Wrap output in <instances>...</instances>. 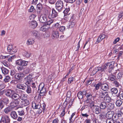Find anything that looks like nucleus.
<instances>
[{
	"label": "nucleus",
	"instance_id": "nucleus-10",
	"mask_svg": "<svg viewBox=\"0 0 123 123\" xmlns=\"http://www.w3.org/2000/svg\"><path fill=\"white\" fill-rule=\"evenodd\" d=\"M47 15L46 13L41 15L39 18V21L41 23H45L47 22Z\"/></svg>",
	"mask_w": 123,
	"mask_h": 123
},
{
	"label": "nucleus",
	"instance_id": "nucleus-61",
	"mask_svg": "<svg viewBox=\"0 0 123 123\" xmlns=\"http://www.w3.org/2000/svg\"><path fill=\"white\" fill-rule=\"evenodd\" d=\"M71 92L70 91H68L67 93V96L68 98H69L71 95Z\"/></svg>",
	"mask_w": 123,
	"mask_h": 123
},
{
	"label": "nucleus",
	"instance_id": "nucleus-51",
	"mask_svg": "<svg viewBox=\"0 0 123 123\" xmlns=\"http://www.w3.org/2000/svg\"><path fill=\"white\" fill-rule=\"evenodd\" d=\"M36 16V15L34 14H32L29 17V18L30 19H34Z\"/></svg>",
	"mask_w": 123,
	"mask_h": 123
},
{
	"label": "nucleus",
	"instance_id": "nucleus-63",
	"mask_svg": "<svg viewBox=\"0 0 123 123\" xmlns=\"http://www.w3.org/2000/svg\"><path fill=\"white\" fill-rule=\"evenodd\" d=\"M70 10V9L69 8H66V9L64 11V12L65 14H67L68 13L69 11Z\"/></svg>",
	"mask_w": 123,
	"mask_h": 123
},
{
	"label": "nucleus",
	"instance_id": "nucleus-27",
	"mask_svg": "<svg viewBox=\"0 0 123 123\" xmlns=\"http://www.w3.org/2000/svg\"><path fill=\"white\" fill-rule=\"evenodd\" d=\"M20 96L18 94L15 93L14 92L13 94L12 97L11 98L14 99H19Z\"/></svg>",
	"mask_w": 123,
	"mask_h": 123
},
{
	"label": "nucleus",
	"instance_id": "nucleus-25",
	"mask_svg": "<svg viewBox=\"0 0 123 123\" xmlns=\"http://www.w3.org/2000/svg\"><path fill=\"white\" fill-rule=\"evenodd\" d=\"M2 73L4 74H7L9 73V70L4 68L2 67L1 68Z\"/></svg>",
	"mask_w": 123,
	"mask_h": 123
},
{
	"label": "nucleus",
	"instance_id": "nucleus-28",
	"mask_svg": "<svg viewBox=\"0 0 123 123\" xmlns=\"http://www.w3.org/2000/svg\"><path fill=\"white\" fill-rule=\"evenodd\" d=\"M27 95L24 93L21 94L20 96L19 99L20 98L22 100H24L26 99Z\"/></svg>",
	"mask_w": 123,
	"mask_h": 123
},
{
	"label": "nucleus",
	"instance_id": "nucleus-3",
	"mask_svg": "<svg viewBox=\"0 0 123 123\" xmlns=\"http://www.w3.org/2000/svg\"><path fill=\"white\" fill-rule=\"evenodd\" d=\"M44 84L43 83L40 84L38 87V90L40 91V95L43 96L46 92V88L44 87Z\"/></svg>",
	"mask_w": 123,
	"mask_h": 123
},
{
	"label": "nucleus",
	"instance_id": "nucleus-29",
	"mask_svg": "<svg viewBox=\"0 0 123 123\" xmlns=\"http://www.w3.org/2000/svg\"><path fill=\"white\" fill-rule=\"evenodd\" d=\"M49 27H48L46 26H44L41 28L40 30L43 31H45L49 30Z\"/></svg>",
	"mask_w": 123,
	"mask_h": 123
},
{
	"label": "nucleus",
	"instance_id": "nucleus-19",
	"mask_svg": "<svg viewBox=\"0 0 123 123\" xmlns=\"http://www.w3.org/2000/svg\"><path fill=\"white\" fill-rule=\"evenodd\" d=\"M106 37V36L104 34L100 35L97 39L96 43H97L100 42Z\"/></svg>",
	"mask_w": 123,
	"mask_h": 123
},
{
	"label": "nucleus",
	"instance_id": "nucleus-5",
	"mask_svg": "<svg viewBox=\"0 0 123 123\" xmlns=\"http://www.w3.org/2000/svg\"><path fill=\"white\" fill-rule=\"evenodd\" d=\"M56 8L57 10L60 12L64 9L63 3L62 1L58 0L56 3Z\"/></svg>",
	"mask_w": 123,
	"mask_h": 123
},
{
	"label": "nucleus",
	"instance_id": "nucleus-18",
	"mask_svg": "<svg viewBox=\"0 0 123 123\" xmlns=\"http://www.w3.org/2000/svg\"><path fill=\"white\" fill-rule=\"evenodd\" d=\"M35 41L33 38L28 39L26 41V44L28 45H31L33 44L34 43Z\"/></svg>",
	"mask_w": 123,
	"mask_h": 123
},
{
	"label": "nucleus",
	"instance_id": "nucleus-11",
	"mask_svg": "<svg viewBox=\"0 0 123 123\" xmlns=\"http://www.w3.org/2000/svg\"><path fill=\"white\" fill-rule=\"evenodd\" d=\"M24 77V74L21 72L16 74L15 75V78L18 80L22 79Z\"/></svg>",
	"mask_w": 123,
	"mask_h": 123
},
{
	"label": "nucleus",
	"instance_id": "nucleus-32",
	"mask_svg": "<svg viewBox=\"0 0 123 123\" xmlns=\"http://www.w3.org/2000/svg\"><path fill=\"white\" fill-rule=\"evenodd\" d=\"M122 101L121 100L119 99L116 101V104L117 106H120L122 104Z\"/></svg>",
	"mask_w": 123,
	"mask_h": 123
},
{
	"label": "nucleus",
	"instance_id": "nucleus-17",
	"mask_svg": "<svg viewBox=\"0 0 123 123\" xmlns=\"http://www.w3.org/2000/svg\"><path fill=\"white\" fill-rule=\"evenodd\" d=\"M10 115L11 117L13 119H16L17 118V115L15 111H12L10 113Z\"/></svg>",
	"mask_w": 123,
	"mask_h": 123
},
{
	"label": "nucleus",
	"instance_id": "nucleus-35",
	"mask_svg": "<svg viewBox=\"0 0 123 123\" xmlns=\"http://www.w3.org/2000/svg\"><path fill=\"white\" fill-rule=\"evenodd\" d=\"M101 88L104 91H106L107 90L108 85L106 84H103L101 85Z\"/></svg>",
	"mask_w": 123,
	"mask_h": 123
},
{
	"label": "nucleus",
	"instance_id": "nucleus-21",
	"mask_svg": "<svg viewBox=\"0 0 123 123\" xmlns=\"http://www.w3.org/2000/svg\"><path fill=\"white\" fill-rule=\"evenodd\" d=\"M32 106L34 109H39L41 107L40 105L36 104L34 102L32 103Z\"/></svg>",
	"mask_w": 123,
	"mask_h": 123
},
{
	"label": "nucleus",
	"instance_id": "nucleus-45",
	"mask_svg": "<svg viewBox=\"0 0 123 123\" xmlns=\"http://www.w3.org/2000/svg\"><path fill=\"white\" fill-rule=\"evenodd\" d=\"M89 103L90 104V107L92 109L94 106H95L94 105V102L93 101L90 102Z\"/></svg>",
	"mask_w": 123,
	"mask_h": 123
},
{
	"label": "nucleus",
	"instance_id": "nucleus-9",
	"mask_svg": "<svg viewBox=\"0 0 123 123\" xmlns=\"http://www.w3.org/2000/svg\"><path fill=\"white\" fill-rule=\"evenodd\" d=\"M114 107L113 100L110 97H108V109L112 110Z\"/></svg>",
	"mask_w": 123,
	"mask_h": 123
},
{
	"label": "nucleus",
	"instance_id": "nucleus-50",
	"mask_svg": "<svg viewBox=\"0 0 123 123\" xmlns=\"http://www.w3.org/2000/svg\"><path fill=\"white\" fill-rule=\"evenodd\" d=\"M123 16V12H120L119 13L118 15V19H119Z\"/></svg>",
	"mask_w": 123,
	"mask_h": 123
},
{
	"label": "nucleus",
	"instance_id": "nucleus-54",
	"mask_svg": "<svg viewBox=\"0 0 123 123\" xmlns=\"http://www.w3.org/2000/svg\"><path fill=\"white\" fill-rule=\"evenodd\" d=\"M3 63L5 66L6 67H8L9 66L8 63L6 61L4 62Z\"/></svg>",
	"mask_w": 123,
	"mask_h": 123
},
{
	"label": "nucleus",
	"instance_id": "nucleus-58",
	"mask_svg": "<svg viewBox=\"0 0 123 123\" xmlns=\"http://www.w3.org/2000/svg\"><path fill=\"white\" fill-rule=\"evenodd\" d=\"M49 2V3L53 4L56 2V0H48Z\"/></svg>",
	"mask_w": 123,
	"mask_h": 123
},
{
	"label": "nucleus",
	"instance_id": "nucleus-26",
	"mask_svg": "<svg viewBox=\"0 0 123 123\" xmlns=\"http://www.w3.org/2000/svg\"><path fill=\"white\" fill-rule=\"evenodd\" d=\"M83 94L84 95L85 94L86 97L88 99H90L92 98V96L91 93H86V92L84 91L83 92Z\"/></svg>",
	"mask_w": 123,
	"mask_h": 123
},
{
	"label": "nucleus",
	"instance_id": "nucleus-40",
	"mask_svg": "<svg viewBox=\"0 0 123 123\" xmlns=\"http://www.w3.org/2000/svg\"><path fill=\"white\" fill-rule=\"evenodd\" d=\"M54 20L53 19H50L48 20L46 23V25H50L52 23H53L54 22Z\"/></svg>",
	"mask_w": 123,
	"mask_h": 123
},
{
	"label": "nucleus",
	"instance_id": "nucleus-16",
	"mask_svg": "<svg viewBox=\"0 0 123 123\" xmlns=\"http://www.w3.org/2000/svg\"><path fill=\"white\" fill-rule=\"evenodd\" d=\"M16 87L18 89L25 90L26 88V86L23 84L19 83L17 84Z\"/></svg>",
	"mask_w": 123,
	"mask_h": 123
},
{
	"label": "nucleus",
	"instance_id": "nucleus-60",
	"mask_svg": "<svg viewBox=\"0 0 123 123\" xmlns=\"http://www.w3.org/2000/svg\"><path fill=\"white\" fill-rule=\"evenodd\" d=\"M15 74V71L13 70H11L10 72V74L12 76L14 75Z\"/></svg>",
	"mask_w": 123,
	"mask_h": 123
},
{
	"label": "nucleus",
	"instance_id": "nucleus-42",
	"mask_svg": "<svg viewBox=\"0 0 123 123\" xmlns=\"http://www.w3.org/2000/svg\"><path fill=\"white\" fill-rule=\"evenodd\" d=\"M101 86V84L100 82H99L98 84L94 85V86L95 87V88L97 90L98 89H99L100 86Z\"/></svg>",
	"mask_w": 123,
	"mask_h": 123
},
{
	"label": "nucleus",
	"instance_id": "nucleus-31",
	"mask_svg": "<svg viewBox=\"0 0 123 123\" xmlns=\"http://www.w3.org/2000/svg\"><path fill=\"white\" fill-rule=\"evenodd\" d=\"M26 91V92L28 94L31 93V87L29 86H26V88H25Z\"/></svg>",
	"mask_w": 123,
	"mask_h": 123
},
{
	"label": "nucleus",
	"instance_id": "nucleus-53",
	"mask_svg": "<svg viewBox=\"0 0 123 123\" xmlns=\"http://www.w3.org/2000/svg\"><path fill=\"white\" fill-rule=\"evenodd\" d=\"M93 80L92 79H91V80H90L87 81V82L86 83V85L88 86L90 84L92 83V81Z\"/></svg>",
	"mask_w": 123,
	"mask_h": 123
},
{
	"label": "nucleus",
	"instance_id": "nucleus-6",
	"mask_svg": "<svg viewBox=\"0 0 123 123\" xmlns=\"http://www.w3.org/2000/svg\"><path fill=\"white\" fill-rule=\"evenodd\" d=\"M7 50L9 53L12 54L15 53L17 51L16 48L12 45H9L7 47Z\"/></svg>",
	"mask_w": 123,
	"mask_h": 123
},
{
	"label": "nucleus",
	"instance_id": "nucleus-15",
	"mask_svg": "<svg viewBox=\"0 0 123 123\" xmlns=\"http://www.w3.org/2000/svg\"><path fill=\"white\" fill-rule=\"evenodd\" d=\"M107 67L105 66V67L104 68V69H103L101 67H98L95 68L93 71V72L94 74H96L97 72L98 71H103L104 69H106L107 68Z\"/></svg>",
	"mask_w": 123,
	"mask_h": 123
},
{
	"label": "nucleus",
	"instance_id": "nucleus-59",
	"mask_svg": "<svg viewBox=\"0 0 123 123\" xmlns=\"http://www.w3.org/2000/svg\"><path fill=\"white\" fill-rule=\"evenodd\" d=\"M60 24L58 23H57L53 25V26L55 28H59L60 26Z\"/></svg>",
	"mask_w": 123,
	"mask_h": 123
},
{
	"label": "nucleus",
	"instance_id": "nucleus-8",
	"mask_svg": "<svg viewBox=\"0 0 123 123\" xmlns=\"http://www.w3.org/2000/svg\"><path fill=\"white\" fill-rule=\"evenodd\" d=\"M32 76L31 75H29L25 77L24 79V81L25 82V84L27 85V84H30L32 82Z\"/></svg>",
	"mask_w": 123,
	"mask_h": 123
},
{
	"label": "nucleus",
	"instance_id": "nucleus-41",
	"mask_svg": "<svg viewBox=\"0 0 123 123\" xmlns=\"http://www.w3.org/2000/svg\"><path fill=\"white\" fill-rule=\"evenodd\" d=\"M9 56H8V60L9 62H11L12 61V60L14 59L15 58V56L14 55H12L11 56H10L9 55H8Z\"/></svg>",
	"mask_w": 123,
	"mask_h": 123
},
{
	"label": "nucleus",
	"instance_id": "nucleus-57",
	"mask_svg": "<svg viewBox=\"0 0 123 123\" xmlns=\"http://www.w3.org/2000/svg\"><path fill=\"white\" fill-rule=\"evenodd\" d=\"M120 40V38L119 37H117L114 41L113 43L114 44H116L117 42H118Z\"/></svg>",
	"mask_w": 123,
	"mask_h": 123
},
{
	"label": "nucleus",
	"instance_id": "nucleus-47",
	"mask_svg": "<svg viewBox=\"0 0 123 123\" xmlns=\"http://www.w3.org/2000/svg\"><path fill=\"white\" fill-rule=\"evenodd\" d=\"M23 55L25 56L29 57L30 56V54L27 51H24L23 53Z\"/></svg>",
	"mask_w": 123,
	"mask_h": 123
},
{
	"label": "nucleus",
	"instance_id": "nucleus-52",
	"mask_svg": "<svg viewBox=\"0 0 123 123\" xmlns=\"http://www.w3.org/2000/svg\"><path fill=\"white\" fill-rule=\"evenodd\" d=\"M75 23L73 22H72L70 23V25H69V27L70 28H72L74 26Z\"/></svg>",
	"mask_w": 123,
	"mask_h": 123
},
{
	"label": "nucleus",
	"instance_id": "nucleus-56",
	"mask_svg": "<svg viewBox=\"0 0 123 123\" xmlns=\"http://www.w3.org/2000/svg\"><path fill=\"white\" fill-rule=\"evenodd\" d=\"M76 0H64L65 1L67 2H69L72 3L74 2Z\"/></svg>",
	"mask_w": 123,
	"mask_h": 123
},
{
	"label": "nucleus",
	"instance_id": "nucleus-62",
	"mask_svg": "<svg viewBox=\"0 0 123 123\" xmlns=\"http://www.w3.org/2000/svg\"><path fill=\"white\" fill-rule=\"evenodd\" d=\"M75 47L77 49L76 51L78 50L80 48V41L78 43L77 46H76Z\"/></svg>",
	"mask_w": 123,
	"mask_h": 123
},
{
	"label": "nucleus",
	"instance_id": "nucleus-55",
	"mask_svg": "<svg viewBox=\"0 0 123 123\" xmlns=\"http://www.w3.org/2000/svg\"><path fill=\"white\" fill-rule=\"evenodd\" d=\"M114 82L115 86L116 87H118L120 85V84L117 81H115Z\"/></svg>",
	"mask_w": 123,
	"mask_h": 123
},
{
	"label": "nucleus",
	"instance_id": "nucleus-13",
	"mask_svg": "<svg viewBox=\"0 0 123 123\" xmlns=\"http://www.w3.org/2000/svg\"><path fill=\"white\" fill-rule=\"evenodd\" d=\"M14 92L13 90L12 89L7 90L6 92V94L7 96L11 98Z\"/></svg>",
	"mask_w": 123,
	"mask_h": 123
},
{
	"label": "nucleus",
	"instance_id": "nucleus-33",
	"mask_svg": "<svg viewBox=\"0 0 123 123\" xmlns=\"http://www.w3.org/2000/svg\"><path fill=\"white\" fill-rule=\"evenodd\" d=\"M121 113L122 112H121L120 111H118V113L116 114V115H115V116H114V117L115 118H116L117 119L119 118H120V117L121 116Z\"/></svg>",
	"mask_w": 123,
	"mask_h": 123
},
{
	"label": "nucleus",
	"instance_id": "nucleus-44",
	"mask_svg": "<svg viewBox=\"0 0 123 123\" xmlns=\"http://www.w3.org/2000/svg\"><path fill=\"white\" fill-rule=\"evenodd\" d=\"M3 101L6 104H7L9 103L8 98H4L3 99Z\"/></svg>",
	"mask_w": 123,
	"mask_h": 123
},
{
	"label": "nucleus",
	"instance_id": "nucleus-49",
	"mask_svg": "<svg viewBox=\"0 0 123 123\" xmlns=\"http://www.w3.org/2000/svg\"><path fill=\"white\" fill-rule=\"evenodd\" d=\"M4 105L2 101H0V109H2L4 107Z\"/></svg>",
	"mask_w": 123,
	"mask_h": 123
},
{
	"label": "nucleus",
	"instance_id": "nucleus-46",
	"mask_svg": "<svg viewBox=\"0 0 123 123\" xmlns=\"http://www.w3.org/2000/svg\"><path fill=\"white\" fill-rule=\"evenodd\" d=\"M65 27L64 26H61L59 28V30L61 32H63L65 30Z\"/></svg>",
	"mask_w": 123,
	"mask_h": 123
},
{
	"label": "nucleus",
	"instance_id": "nucleus-4",
	"mask_svg": "<svg viewBox=\"0 0 123 123\" xmlns=\"http://www.w3.org/2000/svg\"><path fill=\"white\" fill-rule=\"evenodd\" d=\"M47 15L49 18H54L58 16L57 13L54 9H52V11L51 12L48 11H47Z\"/></svg>",
	"mask_w": 123,
	"mask_h": 123
},
{
	"label": "nucleus",
	"instance_id": "nucleus-39",
	"mask_svg": "<svg viewBox=\"0 0 123 123\" xmlns=\"http://www.w3.org/2000/svg\"><path fill=\"white\" fill-rule=\"evenodd\" d=\"M74 80V77H71L68 79V84H70Z\"/></svg>",
	"mask_w": 123,
	"mask_h": 123
},
{
	"label": "nucleus",
	"instance_id": "nucleus-2",
	"mask_svg": "<svg viewBox=\"0 0 123 123\" xmlns=\"http://www.w3.org/2000/svg\"><path fill=\"white\" fill-rule=\"evenodd\" d=\"M28 62L27 61H23L21 60H17L16 61V64L20 67L18 68V70L21 71L23 69V67L27 65Z\"/></svg>",
	"mask_w": 123,
	"mask_h": 123
},
{
	"label": "nucleus",
	"instance_id": "nucleus-34",
	"mask_svg": "<svg viewBox=\"0 0 123 123\" xmlns=\"http://www.w3.org/2000/svg\"><path fill=\"white\" fill-rule=\"evenodd\" d=\"M117 90L116 88H113L111 90V92L112 94H115L117 93Z\"/></svg>",
	"mask_w": 123,
	"mask_h": 123
},
{
	"label": "nucleus",
	"instance_id": "nucleus-14",
	"mask_svg": "<svg viewBox=\"0 0 123 123\" xmlns=\"http://www.w3.org/2000/svg\"><path fill=\"white\" fill-rule=\"evenodd\" d=\"M52 36L53 38H57L59 37V32L58 31L54 30L52 32Z\"/></svg>",
	"mask_w": 123,
	"mask_h": 123
},
{
	"label": "nucleus",
	"instance_id": "nucleus-30",
	"mask_svg": "<svg viewBox=\"0 0 123 123\" xmlns=\"http://www.w3.org/2000/svg\"><path fill=\"white\" fill-rule=\"evenodd\" d=\"M18 112L19 115L20 116H23L24 115V111L22 108L18 109Z\"/></svg>",
	"mask_w": 123,
	"mask_h": 123
},
{
	"label": "nucleus",
	"instance_id": "nucleus-23",
	"mask_svg": "<svg viewBox=\"0 0 123 123\" xmlns=\"http://www.w3.org/2000/svg\"><path fill=\"white\" fill-rule=\"evenodd\" d=\"M30 25L33 28H34L37 26V23L35 21H32L30 23Z\"/></svg>",
	"mask_w": 123,
	"mask_h": 123
},
{
	"label": "nucleus",
	"instance_id": "nucleus-7",
	"mask_svg": "<svg viewBox=\"0 0 123 123\" xmlns=\"http://www.w3.org/2000/svg\"><path fill=\"white\" fill-rule=\"evenodd\" d=\"M10 121V118L8 116L4 115L2 116L0 123H9Z\"/></svg>",
	"mask_w": 123,
	"mask_h": 123
},
{
	"label": "nucleus",
	"instance_id": "nucleus-22",
	"mask_svg": "<svg viewBox=\"0 0 123 123\" xmlns=\"http://www.w3.org/2000/svg\"><path fill=\"white\" fill-rule=\"evenodd\" d=\"M32 34L37 38L40 37V35L39 33L37 31H32Z\"/></svg>",
	"mask_w": 123,
	"mask_h": 123
},
{
	"label": "nucleus",
	"instance_id": "nucleus-38",
	"mask_svg": "<svg viewBox=\"0 0 123 123\" xmlns=\"http://www.w3.org/2000/svg\"><path fill=\"white\" fill-rule=\"evenodd\" d=\"M83 92H79L77 94V96L80 99H82L83 97V95L82 94Z\"/></svg>",
	"mask_w": 123,
	"mask_h": 123
},
{
	"label": "nucleus",
	"instance_id": "nucleus-12",
	"mask_svg": "<svg viewBox=\"0 0 123 123\" xmlns=\"http://www.w3.org/2000/svg\"><path fill=\"white\" fill-rule=\"evenodd\" d=\"M100 108L98 106H95L93 107L92 110L96 114H98L100 113Z\"/></svg>",
	"mask_w": 123,
	"mask_h": 123
},
{
	"label": "nucleus",
	"instance_id": "nucleus-37",
	"mask_svg": "<svg viewBox=\"0 0 123 123\" xmlns=\"http://www.w3.org/2000/svg\"><path fill=\"white\" fill-rule=\"evenodd\" d=\"M106 105V104L105 103H102L100 105V107L101 109H104L105 108Z\"/></svg>",
	"mask_w": 123,
	"mask_h": 123
},
{
	"label": "nucleus",
	"instance_id": "nucleus-43",
	"mask_svg": "<svg viewBox=\"0 0 123 123\" xmlns=\"http://www.w3.org/2000/svg\"><path fill=\"white\" fill-rule=\"evenodd\" d=\"M10 80L11 78L9 76H6V77L4 80L5 82H7L9 81Z\"/></svg>",
	"mask_w": 123,
	"mask_h": 123
},
{
	"label": "nucleus",
	"instance_id": "nucleus-1",
	"mask_svg": "<svg viewBox=\"0 0 123 123\" xmlns=\"http://www.w3.org/2000/svg\"><path fill=\"white\" fill-rule=\"evenodd\" d=\"M108 66H109V72L110 73L111 72V74H109V78L110 80L111 81H114L116 79L115 75H116V72H113L112 71H113V64H112V62H111L108 63Z\"/></svg>",
	"mask_w": 123,
	"mask_h": 123
},
{
	"label": "nucleus",
	"instance_id": "nucleus-48",
	"mask_svg": "<svg viewBox=\"0 0 123 123\" xmlns=\"http://www.w3.org/2000/svg\"><path fill=\"white\" fill-rule=\"evenodd\" d=\"M123 74L122 73H118L117 75V78L118 79H121L123 76Z\"/></svg>",
	"mask_w": 123,
	"mask_h": 123
},
{
	"label": "nucleus",
	"instance_id": "nucleus-64",
	"mask_svg": "<svg viewBox=\"0 0 123 123\" xmlns=\"http://www.w3.org/2000/svg\"><path fill=\"white\" fill-rule=\"evenodd\" d=\"M34 10V7L33 6H31L30 9L29 10V12H32Z\"/></svg>",
	"mask_w": 123,
	"mask_h": 123
},
{
	"label": "nucleus",
	"instance_id": "nucleus-20",
	"mask_svg": "<svg viewBox=\"0 0 123 123\" xmlns=\"http://www.w3.org/2000/svg\"><path fill=\"white\" fill-rule=\"evenodd\" d=\"M12 110V108L11 107L9 106L5 109L4 111L5 113L8 114L10 113Z\"/></svg>",
	"mask_w": 123,
	"mask_h": 123
},
{
	"label": "nucleus",
	"instance_id": "nucleus-36",
	"mask_svg": "<svg viewBox=\"0 0 123 123\" xmlns=\"http://www.w3.org/2000/svg\"><path fill=\"white\" fill-rule=\"evenodd\" d=\"M113 112L111 111H108V119L112 118L113 116Z\"/></svg>",
	"mask_w": 123,
	"mask_h": 123
},
{
	"label": "nucleus",
	"instance_id": "nucleus-24",
	"mask_svg": "<svg viewBox=\"0 0 123 123\" xmlns=\"http://www.w3.org/2000/svg\"><path fill=\"white\" fill-rule=\"evenodd\" d=\"M22 105L24 106H26L29 105V102L28 100L25 99L22 101Z\"/></svg>",
	"mask_w": 123,
	"mask_h": 123
}]
</instances>
